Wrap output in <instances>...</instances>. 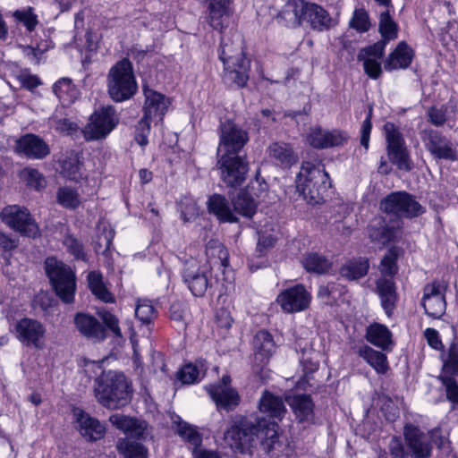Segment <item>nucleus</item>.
Returning <instances> with one entry per match:
<instances>
[{"label":"nucleus","mask_w":458,"mask_h":458,"mask_svg":"<svg viewBox=\"0 0 458 458\" xmlns=\"http://www.w3.org/2000/svg\"><path fill=\"white\" fill-rule=\"evenodd\" d=\"M15 334L17 339L23 344L41 349L44 344L46 328L41 322L24 318L16 323Z\"/></svg>","instance_id":"2eb2a0df"},{"label":"nucleus","mask_w":458,"mask_h":458,"mask_svg":"<svg viewBox=\"0 0 458 458\" xmlns=\"http://www.w3.org/2000/svg\"><path fill=\"white\" fill-rule=\"evenodd\" d=\"M301 264L307 271L317 274L327 273L331 267L330 261L316 252H310L304 256Z\"/></svg>","instance_id":"a18cd8bd"},{"label":"nucleus","mask_w":458,"mask_h":458,"mask_svg":"<svg viewBox=\"0 0 458 458\" xmlns=\"http://www.w3.org/2000/svg\"><path fill=\"white\" fill-rule=\"evenodd\" d=\"M73 414L78 429L84 438L89 441H97L104 437L106 428L98 420L79 408L74 410Z\"/></svg>","instance_id":"aec40b11"},{"label":"nucleus","mask_w":458,"mask_h":458,"mask_svg":"<svg viewBox=\"0 0 458 458\" xmlns=\"http://www.w3.org/2000/svg\"><path fill=\"white\" fill-rule=\"evenodd\" d=\"M49 124L55 131L64 135H73L79 129L77 123L66 117L60 116L57 112L50 117Z\"/></svg>","instance_id":"09e8293b"},{"label":"nucleus","mask_w":458,"mask_h":458,"mask_svg":"<svg viewBox=\"0 0 458 458\" xmlns=\"http://www.w3.org/2000/svg\"><path fill=\"white\" fill-rule=\"evenodd\" d=\"M399 231V226L389 225L381 217L375 218L368 226V234L370 241L382 247L394 242Z\"/></svg>","instance_id":"4be33fe9"},{"label":"nucleus","mask_w":458,"mask_h":458,"mask_svg":"<svg viewBox=\"0 0 458 458\" xmlns=\"http://www.w3.org/2000/svg\"><path fill=\"white\" fill-rule=\"evenodd\" d=\"M380 209L397 218H413L424 212V208L406 191H394L385 197L379 204Z\"/></svg>","instance_id":"6e6552de"},{"label":"nucleus","mask_w":458,"mask_h":458,"mask_svg":"<svg viewBox=\"0 0 458 458\" xmlns=\"http://www.w3.org/2000/svg\"><path fill=\"white\" fill-rule=\"evenodd\" d=\"M208 209L209 213L215 215L221 222H238V218L231 210L227 199L220 194H214L209 197Z\"/></svg>","instance_id":"72a5a7b5"},{"label":"nucleus","mask_w":458,"mask_h":458,"mask_svg":"<svg viewBox=\"0 0 458 458\" xmlns=\"http://www.w3.org/2000/svg\"><path fill=\"white\" fill-rule=\"evenodd\" d=\"M219 59L224 64V81L240 88L247 85L250 78V61L243 52V39L234 32L232 38L223 35Z\"/></svg>","instance_id":"f03ea898"},{"label":"nucleus","mask_w":458,"mask_h":458,"mask_svg":"<svg viewBox=\"0 0 458 458\" xmlns=\"http://www.w3.org/2000/svg\"><path fill=\"white\" fill-rule=\"evenodd\" d=\"M230 0H209L208 22L214 29L222 30L231 15Z\"/></svg>","instance_id":"cd10ccee"},{"label":"nucleus","mask_w":458,"mask_h":458,"mask_svg":"<svg viewBox=\"0 0 458 458\" xmlns=\"http://www.w3.org/2000/svg\"><path fill=\"white\" fill-rule=\"evenodd\" d=\"M398 250L390 248L380 262V271L384 276H394L397 273Z\"/></svg>","instance_id":"3c124183"},{"label":"nucleus","mask_w":458,"mask_h":458,"mask_svg":"<svg viewBox=\"0 0 458 458\" xmlns=\"http://www.w3.org/2000/svg\"><path fill=\"white\" fill-rule=\"evenodd\" d=\"M259 412L266 415L263 418L267 421L277 423L276 420H281L286 411L282 397L275 395L267 390L262 393L259 402Z\"/></svg>","instance_id":"b1692460"},{"label":"nucleus","mask_w":458,"mask_h":458,"mask_svg":"<svg viewBox=\"0 0 458 458\" xmlns=\"http://www.w3.org/2000/svg\"><path fill=\"white\" fill-rule=\"evenodd\" d=\"M421 304L425 313L431 318H437L445 313L446 303L442 287L438 283L434 282L425 285Z\"/></svg>","instance_id":"a211bd4d"},{"label":"nucleus","mask_w":458,"mask_h":458,"mask_svg":"<svg viewBox=\"0 0 458 458\" xmlns=\"http://www.w3.org/2000/svg\"><path fill=\"white\" fill-rule=\"evenodd\" d=\"M210 276L211 269L206 266H188L182 274L183 282L195 297H203L212 286Z\"/></svg>","instance_id":"f3484780"},{"label":"nucleus","mask_w":458,"mask_h":458,"mask_svg":"<svg viewBox=\"0 0 458 458\" xmlns=\"http://www.w3.org/2000/svg\"><path fill=\"white\" fill-rule=\"evenodd\" d=\"M208 264L205 266L212 270L213 267H226L229 264V254L226 248L218 241L211 239L206 245Z\"/></svg>","instance_id":"c9c22d12"},{"label":"nucleus","mask_w":458,"mask_h":458,"mask_svg":"<svg viewBox=\"0 0 458 458\" xmlns=\"http://www.w3.org/2000/svg\"><path fill=\"white\" fill-rule=\"evenodd\" d=\"M118 117L113 106H103L89 117L88 124L82 130L86 140L105 139L117 125Z\"/></svg>","instance_id":"9b49d317"},{"label":"nucleus","mask_w":458,"mask_h":458,"mask_svg":"<svg viewBox=\"0 0 458 458\" xmlns=\"http://www.w3.org/2000/svg\"><path fill=\"white\" fill-rule=\"evenodd\" d=\"M254 358L258 366L266 365L276 351L273 337L266 330L259 331L253 339Z\"/></svg>","instance_id":"a878e982"},{"label":"nucleus","mask_w":458,"mask_h":458,"mask_svg":"<svg viewBox=\"0 0 458 458\" xmlns=\"http://www.w3.org/2000/svg\"><path fill=\"white\" fill-rule=\"evenodd\" d=\"M378 374H386L389 369L387 357L385 353L376 351L369 346H361L358 352Z\"/></svg>","instance_id":"4c0bfd02"},{"label":"nucleus","mask_w":458,"mask_h":458,"mask_svg":"<svg viewBox=\"0 0 458 458\" xmlns=\"http://www.w3.org/2000/svg\"><path fill=\"white\" fill-rule=\"evenodd\" d=\"M349 24L359 32L368 31L370 28L368 13L364 9L355 10Z\"/></svg>","instance_id":"bf43d9fd"},{"label":"nucleus","mask_w":458,"mask_h":458,"mask_svg":"<svg viewBox=\"0 0 458 458\" xmlns=\"http://www.w3.org/2000/svg\"><path fill=\"white\" fill-rule=\"evenodd\" d=\"M289 404L300 422L309 421L312 419L314 404L310 395H295Z\"/></svg>","instance_id":"58836bf2"},{"label":"nucleus","mask_w":458,"mask_h":458,"mask_svg":"<svg viewBox=\"0 0 458 458\" xmlns=\"http://www.w3.org/2000/svg\"><path fill=\"white\" fill-rule=\"evenodd\" d=\"M405 443L412 458H430L433 445L431 437L412 425H406L403 429Z\"/></svg>","instance_id":"dca6fc26"},{"label":"nucleus","mask_w":458,"mask_h":458,"mask_svg":"<svg viewBox=\"0 0 458 458\" xmlns=\"http://www.w3.org/2000/svg\"><path fill=\"white\" fill-rule=\"evenodd\" d=\"M66 250L77 260H87V254L84 251L82 243L72 235H66L63 241Z\"/></svg>","instance_id":"864d4df0"},{"label":"nucleus","mask_w":458,"mask_h":458,"mask_svg":"<svg viewBox=\"0 0 458 458\" xmlns=\"http://www.w3.org/2000/svg\"><path fill=\"white\" fill-rule=\"evenodd\" d=\"M114 236V232L112 229L104 228L101 233L97 236L95 242V250L98 253L106 254L111 245Z\"/></svg>","instance_id":"052dcab7"},{"label":"nucleus","mask_w":458,"mask_h":458,"mask_svg":"<svg viewBox=\"0 0 458 458\" xmlns=\"http://www.w3.org/2000/svg\"><path fill=\"white\" fill-rule=\"evenodd\" d=\"M63 174L70 180L77 181L81 178V164L77 154L67 156L61 161Z\"/></svg>","instance_id":"49530a36"},{"label":"nucleus","mask_w":458,"mask_h":458,"mask_svg":"<svg viewBox=\"0 0 458 458\" xmlns=\"http://www.w3.org/2000/svg\"><path fill=\"white\" fill-rule=\"evenodd\" d=\"M131 382L123 373L103 372L94 382V395L105 408L117 410L126 406L132 398Z\"/></svg>","instance_id":"7ed1b4c3"},{"label":"nucleus","mask_w":458,"mask_h":458,"mask_svg":"<svg viewBox=\"0 0 458 458\" xmlns=\"http://www.w3.org/2000/svg\"><path fill=\"white\" fill-rule=\"evenodd\" d=\"M413 57L411 48L404 42H399L396 48L389 55L385 62V69L393 71L407 68Z\"/></svg>","instance_id":"2f4dec72"},{"label":"nucleus","mask_w":458,"mask_h":458,"mask_svg":"<svg viewBox=\"0 0 458 458\" xmlns=\"http://www.w3.org/2000/svg\"><path fill=\"white\" fill-rule=\"evenodd\" d=\"M89 287L91 293L100 301L106 303H113L114 298L105 286L102 276L99 273L91 271L88 275Z\"/></svg>","instance_id":"37998d69"},{"label":"nucleus","mask_w":458,"mask_h":458,"mask_svg":"<svg viewBox=\"0 0 458 458\" xmlns=\"http://www.w3.org/2000/svg\"><path fill=\"white\" fill-rule=\"evenodd\" d=\"M56 197L58 203L66 208L74 209L81 204L78 192L70 187L60 188Z\"/></svg>","instance_id":"603ef678"},{"label":"nucleus","mask_w":458,"mask_h":458,"mask_svg":"<svg viewBox=\"0 0 458 458\" xmlns=\"http://www.w3.org/2000/svg\"><path fill=\"white\" fill-rule=\"evenodd\" d=\"M276 238L270 233H259L256 255L265 257L275 246Z\"/></svg>","instance_id":"680f3d73"},{"label":"nucleus","mask_w":458,"mask_h":458,"mask_svg":"<svg viewBox=\"0 0 458 458\" xmlns=\"http://www.w3.org/2000/svg\"><path fill=\"white\" fill-rule=\"evenodd\" d=\"M45 270L56 296L66 304L74 301L76 276L70 266L54 257L45 261Z\"/></svg>","instance_id":"423d86ee"},{"label":"nucleus","mask_w":458,"mask_h":458,"mask_svg":"<svg viewBox=\"0 0 458 458\" xmlns=\"http://www.w3.org/2000/svg\"><path fill=\"white\" fill-rule=\"evenodd\" d=\"M422 140L428 151L437 159L454 161L457 151L453 143L440 132L428 129L424 130Z\"/></svg>","instance_id":"4468645a"},{"label":"nucleus","mask_w":458,"mask_h":458,"mask_svg":"<svg viewBox=\"0 0 458 458\" xmlns=\"http://www.w3.org/2000/svg\"><path fill=\"white\" fill-rule=\"evenodd\" d=\"M346 133L338 131H324L313 128L307 136V141L315 148H327L344 145L347 141Z\"/></svg>","instance_id":"6ab92c4d"},{"label":"nucleus","mask_w":458,"mask_h":458,"mask_svg":"<svg viewBox=\"0 0 458 458\" xmlns=\"http://www.w3.org/2000/svg\"><path fill=\"white\" fill-rule=\"evenodd\" d=\"M200 371L191 363L184 365L177 374V378L183 384H193L199 379Z\"/></svg>","instance_id":"e2e57ef3"},{"label":"nucleus","mask_w":458,"mask_h":458,"mask_svg":"<svg viewBox=\"0 0 458 458\" xmlns=\"http://www.w3.org/2000/svg\"><path fill=\"white\" fill-rule=\"evenodd\" d=\"M311 299V293L306 287L298 284L282 291L276 297V302L284 313L292 314L306 310Z\"/></svg>","instance_id":"ddd939ff"},{"label":"nucleus","mask_w":458,"mask_h":458,"mask_svg":"<svg viewBox=\"0 0 458 458\" xmlns=\"http://www.w3.org/2000/svg\"><path fill=\"white\" fill-rule=\"evenodd\" d=\"M144 95L146 98L144 115L162 121L168 108V99L164 95L149 89H144Z\"/></svg>","instance_id":"c85d7f7f"},{"label":"nucleus","mask_w":458,"mask_h":458,"mask_svg":"<svg viewBox=\"0 0 458 458\" xmlns=\"http://www.w3.org/2000/svg\"><path fill=\"white\" fill-rule=\"evenodd\" d=\"M386 44L387 41L382 39L372 46L360 49L357 59L369 58L379 61L384 55Z\"/></svg>","instance_id":"5fc2aeb1"},{"label":"nucleus","mask_w":458,"mask_h":458,"mask_svg":"<svg viewBox=\"0 0 458 458\" xmlns=\"http://www.w3.org/2000/svg\"><path fill=\"white\" fill-rule=\"evenodd\" d=\"M206 389L218 411H233L240 403V395L232 386H208Z\"/></svg>","instance_id":"412c9836"},{"label":"nucleus","mask_w":458,"mask_h":458,"mask_svg":"<svg viewBox=\"0 0 458 458\" xmlns=\"http://www.w3.org/2000/svg\"><path fill=\"white\" fill-rule=\"evenodd\" d=\"M98 316L101 318L106 327L110 329L114 335H122L121 328L119 327V320L114 314L107 310H101L98 312Z\"/></svg>","instance_id":"338daca9"},{"label":"nucleus","mask_w":458,"mask_h":458,"mask_svg":"<svg viewBox=\"0 0 458 458\" xmlns=\"http://www.w3.org/2000/svg\"><path fill=\"white\" fill-rule=\"evenodd\" d=\"M389 454L392 458H407L409 453L399 437H393L388 445Z\"/></svg>","instance_id":"774afa93"},{"label":"nucleus","mask_w":458,"mask_h":458,"mask_svg":"<svg viewBox=\"0 0 458 458\" xmlns=\"http://www.w3.org/2000/svg\"><path fill=\"white\" fill-rule=\"evenodd\" d=\"M312 30L317 31L327 30L335 25V21L322 6L310 3L307 18Z\"/></svg>","instance_id":"473e14b6"},{"label":"nucleus","mask_w":458,"mask_h":458,"mask_svg":"<svg viewBox=\"0 0 458 458\" xmlns=\"http://www.w3.org/2000/svg\"><path fill=\"white\" fill-rule=\"evenodd\" d=\"M74 322L77 329L85 337L94 341H103L106 338L104 327L93 316L79 313Z\"/></svg>","instance_id":"bb28decb"},{"label":"nucleus","mask_w":458,"mask_h":458,"mask_svg":"<svg viewBox=\"0 0 458 458\" xmlns=\"http://www.w3.org/2000/svg\"><path fill=\"white\" fill-rule=\"evenodd\" d=\"M116 448L124 458H147V449L129 437L120 438Z\"/></svg>","instance_id":"c03bdc74"},{"label":"nucleus","mask_w":458,"mask_h":458,"mask_svg":"<svg viewBox=\"0 0 458 458\" xmlns=\"http://www.w3.org/2000/svg\"><path fill=\"white\" fill-rule=\"evenodd\" d=\"M310 3L304 0H287L277 18L288 27H299L307 18Z\"/></svg>","instance_id":"5701e85b"},{"label":"nucleus","mask_w":458,"mask_h":458,"mask_svg":"<svg viewBox=\"0 0 458 458\" xmlns=\"http://www.w3.org/2000/svg\"><path fill=\"white\" fill-rule=\"evenodd\" d=\"M0 216L5 225L21 235L35 238L38 234V226L25 208L10 205L2 210Z\"/></svg>","instance_id":"f8f14e48"},{"label":"nucleus","mask_w":458,"mask_h":458,"mask_svg":"<svg viewBox=\"0 0 458 458\" xmlns=\"http://www.w3.org/2000/svg\"><path fill=\"white\" fill-rule=\"evenodd\" d=\"M21 178L27 184L36 190H40L45 186V179L43 175L35 168L26 167L21 172Z\"/></svg>","instance_id":"4d7b16f0"},{"label":"nucleus","mask_w":458,"mask_h":458,"mask_svg":"<svg viewBox=\"0 0 458 458\" xmlns=\"http://www.w3.org/2000/svg\"><path fill=\"white\" fill-rule=\"evenodd\" d=\"M267 154L270 158L284 167H290L298 162V156L291 145L283 141L271 143L267 148Z\"/></svg>","instance_id":"7c9ffc66"},{"label":"nucleus","mask_w":458,"mask_h":458,"mask_svg":"<svg viewBox=\"0 0 458 458\" xmlns=\"http://www.w3.org/2000/svg\"><path fill=\"white\" fill-rule=\"evenodd\" d=\"M233 210L247 218H250L256 213L257 202L250 195L247 189L241 190L232 200Z\"/></svg>","instance_id":"ea45409f"},{"label":"nucleus","mask_w":458,"mask_h":458,"mask_svg":"<svg viewBox=\"0 0 458 458\" xmlns=\"http://www.w3.org/2000/svg\"><path fill=\"white\" fill-rule=\"evenodd\" d=\"M106 82L108 95L114 102L131 98L138 90L131 62L127 58L118 61L109 70Z\"/></svg>","instance_id":"39448f33"},{"label":"nucleus","mask_w":458,"mask_h":458,"mask_svg":"<svg viewBox=\"0 0 458 458\" xmlns=\"http://www.w3.org/2000/svg\"><path fill=\"white\" fill-rule=\"evenodd\" d=\"M443 386L445 387L446 397L454 405L458 404V385L451 377H441Z\"/></svg>","instance_id":"69168bd1"},{"label":"nucleus","mask_w":458,"mask_h":458,"mask_svg":"<svg viewBox=\"0 0 458 458\" xmlns=\"http://www.w3.org/2000/svg\"><path fill=\"white\" fill-rule=\"evenodd\" d=\"M447 108L444 106L437 107L436 106H431L428 110V120L430 123L435 126H442L447 120L446 117Z\"/></svg>","instance_id":"0e129e2a"},{"label":"nucleus","mask_w":458,"mask_h":458,"mask_svg":"<svg viewBox=\"0 0 458 458\" xmlns=\"http://www.w3.org/2000/svg\"><path fill=\"white\" fill-rule=\"evenodd\" d=\"M109 421L113 426L123 431L130 437L140 439L145 433V423L131 417L114 414L110 416Z\"/></svg>","instance_id":"c756f323"},{"label":"nucleus","mask_w":458,"mask_h":458,"mask_svg":"<svg viewBox=\"0 0 458 458\" xmlns=\"http://www.w3.org/2000/svg\"><path fill=\"white\" fill-rule=\"evenodd\" d=\"M55 95L63 104H72L79 97V90L69 78H62L53 86Z\"/></svg>","instance_id":"a19ab883"},{"label":"nucleus","mask_w":458,"mask_h":458,"mask_svg":"<svg viewBox=\"0 0 458 458\" xmlns=\"http://www.w3.org/2000/svg\"><path fill=\"white\" fill-rule=\"evenodd\" d=\"M391 337L390 330L384 325L375 323L367 328V341L384 351L391 349L393 344Z\"/></svg>","instance_id":"e433bc0d"},{"label":"nucleus","mask_w":458,"mask_h":458,"mask_svg":"<svg viewBox=\"0 0 458 458\" xmlns=\"http://www.w3.org/2000/svg\"><path fill=\"white\" fill-rule=\"evenodd\" d=\"M278 424L264 419L242 418L225 433V440L230 447L244 454L250 450L256 439H259L264 451L273 457H279L282 444L278 441Z\"/></svg>","instance_id":"f257e3e1"},{"label":"nucleus","mask_w":458,"mask_h":458,"mask_svg":"<svg viewBox=\"0 0 458 458\" xmlns=\"http://www.w3.org/2000/svg\"><path fill=\"white\" fill-rule=\"evenodd\" d=\"M369 267V259L367 258L352 259L341 267L340 274L347 279L355 280L366 276Z\"/></svg>","instance_id":"79ce46f5"},{"label":"nucleus","mask_w":458,"mask_h":458,"mask_svg":"<svg viewBox=\"0 0 458 458\" xmlns=\"http://www.w3.org/2000/svg\"><path fill=\"white\" fill-rule=\"evenodd\" d=\"M329 187V175L324 169L310 162L302 163L296 176V188L309 204L322 203Z\"/></svg>","instance_id":"20e7f679"},{"label":"nucleus","mask_w":458,"mask_h":458,"mask_svg":"<svg viewBox=\"0 0 458 458\" xmlns=\"http://www.w3.org/2000/svg\"><path fill=\"white\" fill-rule=\"evenodd\" d=\"M135 316L143 324H149L156 316L155 308L148 301H139L135 309Z\"/></svg>","instance_id":"6e6d98bb"},{"label":"nucleus","mask_w":458,"mask_h":458,"mask_svg":"<svg viewBox=\"0 0 458 458\" xmlns=\"http://www.w3.org/2000/svg\"><path fill=\"white\" fill-rule=\"evenodd\" d=\"M249 141V133L231 120L221 123L219 126V143L216 155H242Z\"/></svg>","instance_id":"9d476101"},{"label":"nucleus","mask_w":458,"mask_h":458,"mask_svg":"<svg viewBox=\"0 0 458 458\" xmlns=\"http://www.w3.org/2000/svg\"><path fill=\"white\" fill-rule=\"evenodd\" d=\"M378 30L383 39L387 42L397 38L398 26L387 10L380 14Z\"/></svg>","instance_id":"de8ad7c7"},{"label":"nucleus","mask_w":458,"mask_h":458,"mask_svg":"<svg viewBox=\"0 0 458 458\" xmlns=\"http://www.w3.org/2000/svg\"><path fill=\"white\" fill-rule=\"evenodd\" d=\"M384 131L386 140V151L389 161L403 171H411L413 167L410 157L405 140L393 123H386L384 125Z\"/></svg>","instance_id":"1a4fd4ad"},{"label":"nucleus","mask_w":458,"mask_h":458,"mask_svg":"<svg viewBox=\"0 0 458 458\" xmlns=\"http://www.w3.org/2000/svg\"><path fill=\"white\" fill-rule=\"evenodd\" d=\"M176 432L183 440L193 445L194 448L201 445V435L189 423L180 420L177 424Z\"/></svg>","instance_id":"8fccbe9b"},{"label":"nucleus","mask_w":458,"mask_h":458,"mask_svg":"<svg viewBox=\"0 0 458 458\" xmlns=\"http://www.w3.org/2000/svg\"><path fill=\"white\" fill-rule=\"evenodd\" d=\"M381 305L386 315L390 317L395 308L397 294L395 285L392 279L379 278L377 283Z\"/></svg>","instance_id":"f704fd0d"},{"label":"nucleus","mask_w":458,"mask_h":458,"mask_svg":"<svg viewBox=\"0 0 458 458\" xmlns=\"http://www.w3.org/2000/svg\"><path fill=\"white\" fill-rule=\"evenodd\" d=\"M13 17L21 22L29 31H32L38 24L37 15L33 13L32 7L16 10L13 13Z\"/></svg>","instance_id":"13d9d810"},{"label":"nucleus","mask_w":458,"mask_h":458,"mask_svg":"<svg viewBox=\"0 0 458 458\" xmlns=\"http://www.w3.org/2000/svg\"><path fill=\"white\" fill-rule=\"evenodd\" d=\"M216 169L221 181L230 188L241 186L249 172V162L245 155H216Z\"/></svg>","instance_id":"0eeeda50"},{"label":"nucleus","mask_w":458,"mask_h":458,"mask_svg":"<svg viewBox=\"0 0 458 458\" xmlns=\"http://www.w3.org/2000/svg\"><path fill=\"white\" fill-rule=\"evenodd\" d=\"M17 151L31 159H43L49 155L48 145L38 136L27 134L17 141Z\"/></svg>","instance_id":"393cba45"}]
</instances>
